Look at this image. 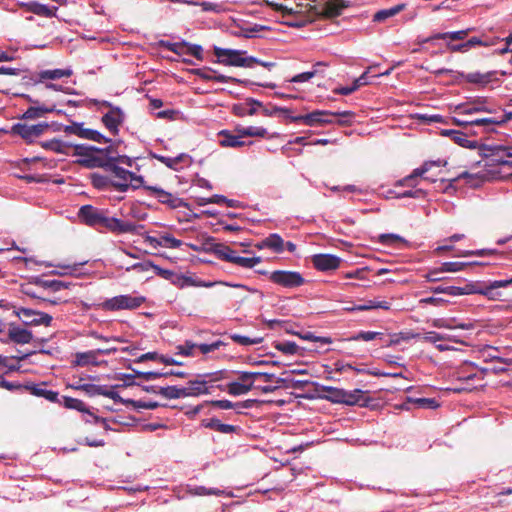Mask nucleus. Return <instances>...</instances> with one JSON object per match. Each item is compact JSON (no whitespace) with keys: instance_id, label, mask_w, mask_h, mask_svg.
<instances>
[{"instance_id":"f257e3e1","label":"nucleus","mask_w":512,"mask_h":512,"mask_svg":"<svg viewBox=\"0 0 512 512\" xmlns=\"http://www.w3.org/2000/svg\"><path fill=\"white\" fill-rule=\"evenodd\" d=\"M481 154L485 158L483 167L476 173L463 172L458 178L467 179L466 183L471 188H478L484 182L499 180L503 176L499 166L512 167V146L510 145H482Z\"/></svg>"},{"instance_id":"f03ea898","label":"nucleus","mask_w":512,"mask_h":512,"mask_svg":"<svg viewBox=\"0 0 512 512\" xmlns=\"http://www.w3.org/2000/svg\"><path fill=\"white\" fill-rule=\"evenodd\" d=\"M309 20L313 21L317 17L334 18L341 14L346 7L343 0H310Z\"/></svg>"},{"instance_id":"7ed1b4c3","label":"nucleus","mask_w":512,"mask_h":512,"mask_svg":"<svg viewBox=\"0 0 512 512\" xmlns=\"http://www.w3.org/2000/svg\"><path fill=\"white\" fill-rule=\"evenodd\" d=\"M214 54L217 57V63L225 66L235 67H253L254 62H257V58L249 56L244 57L246 51L226 49L215 46Z\"/></svg>"},{"instance_id":"20e7f679","label":"nucleus","mask_w":512,"mask_h":512,"mask_svg":"<svg viewBox=\"0 0 512 512\" xmlns=\"http://www.w3.org/2000/svg\"><path fill=\"white\" fill-rule=\"evenodd\" d=\"M144 302L143 296L119 295L106 299L100 307L105 311L134 310Z\"/></svg>"},{"instance_id":"39448f33","label":"nucleus","mask_w":512,"mask_h":512,"mask_svg":"<svg viewBox=\"0 0 512 512\" xmlns=\"http://www.w3.org/2000/svg\"><path fill=\"white\" fill-rule=\"evenodd\" d=\"M354 115L351 111H342V112H329V111H323V110H316L311 113H308L306 115H298V116H291L290 121L291 122H302L305 125L308 126H315V125H324V124H330L333 121L329 118H325L327 116H342V117H352Z\"/></svg>"},{"instance_id":"423d86ee","label":"nucleus","mask_w":512,"mask_h":512,"mask_svg":"<svg viewBox=\"0 0 512 512\" xmlns=\"http://www.w3.org/2000/svg\"><path fill=\"white\" fill-rule=\"evenodd\" d=\"M269 279L274 284L288 289L300 287L305 283L304 277L297 271L276 270L270 274Z\"/></svg>"},{"instance_id":"0eeeda50","label":"nucleus","mask_w":512,"mask_h":512,"mask_svg":"<svg viewBox=\"0 0 512 512\" xmlns=\"http://www.w3.org/2000/svg\"><path fill=\"white\" fill-rule=\"evenodd\" d=\"M154 272L157 276L170 281L173 285L183 287L184 285L191 286H203V287H212L215 283H196L191 277H187L184 275H179L173 272L172 270L161 268L160 266L155 264Z\"/></svg>"},{"instance_id":"6e6552de","label":"nucleus","mask_w":512,"mask_h":512,"mask_svg":"<svg viewBox=\"0 0 512 512\" xmlns=\"http://www.w3.org/2000/svg\"><path fill=\"white\" fill-rule=\"evenodd\" d=\"M160 45L163 48H165L179 56L187 54V55L194 56L198 60H203V49L200 45L191 44L186 41L175 42V43H172L169 41H161Z\"/></svg>"},{"instance_id":"1a4fd4ad","label":"nucleus","mask_w":512,"mask_h":512,"mask_svg":"<svg viewBox=\"0 0 512 512\" xmlns=\"http://www.w3.org/2000/svg\"><path fill=\"white\" fill-rule=\"evenodd\" d=\"M49 128L48 123H39L35 125H27L25 123L14 124L11 128V132L15 135H19L26 142L31 143L36 138L41 136Z\"/></svg>"},{"instance_id":"9d476101","label":"nucleus","mask_w":512,"mask_h":512,"mask_svg":"<svg viewBox=\"0 0 512 512\" xmlns=\"http://www.w3.org/2000/svg\"><path fill=\"white\" fill-rule=\"evenodd\" d=\"M15 314L22 319L23 323L27 326L44 325L49 326L52 322V316L45 313L36 311L29 308H18L15 310Z\"/></svg>"},{"instance_id":"9b49d317","label":"nucleus","mask_w":512,"mask_h":512,"mask_svg":"<svg viewBox=\"0 0 512 512\" xmlns=\"http://www.w3.org/2000/svg\"><path fill=\"white\" fill-rule=\"evenodd\" d=\"M112 178V188L118 192H126L130 188L132 172L118 165L108 167L107 171Z\"/></svg>"},{"instance_id":"f8f14e48","label":"nucleus","mask_w":512,"mask_h":512,"mask_svg":"<svg viewBox=\"0 0 512 512\" xmlns=\"http://www.w3.org/2000/svg\"><path fill=\"white\" fill-rule=\"evenodd\" d=\"M78 217L85 225L102 227L106 216L102 210L92 205H84L80 207Z\"/></svg>"},{"instance_id":"ddd939ff","label":"nucleus","mask_w":512,"mask_h":512,"mask_svg":"<svg viewBox=\"0 0 512 512\" xmlns=\"http://www.w3.org/2000/svg\"><path fill=\"white\" fill-rule=\"evenodd\" d=\"M124 119L125 115L120 107H111V109L102 116L101 122L113 136H116L119 133V127L123 124Z\"/></svg>"},{"instance_id":"4468645a","label":"nucleus","mask_w":512,"mask_h":512,"mask_svg":"<svg viewBox=\"0 0 512 512\" xmlns=\"http://www.w3.org/2000/svg\"><path fill=\"white\" fill-rule=\"evenodd\" d=\"M315 269L321 272L334 271L340 267L341 259L332 254H315L311 257Z\"/></svg>"},{"instance_id":"2eb2a0df","label":"nucleus","mask_w":512,"mask_h":512,"mask_svg":"<svg viewBox=\"0 0 512 512\" xmlns=\"http://www.w3.org/2000/svg\"><path fill=\"white\" fill-rule=\"evenodd\" d=\"M144 189L153 194L160 203L165 204L172 209L187 205L181 198H178L172 193L157 186H144Z\"/></svg>"},{"instance_id":"dca6fc26","label":"nucleus","mask_w":512,"mask_h":512,"mask_svg":"<svg viewBox=\"0 0 512 512\" xmlns=\"http://www.w3.org/2000/svg\"><path fill=\"white\" fill-rule=\"evenodd\" d=\"M471 368H472L471 365L465 364V365L461 366L454 373V376L456 377V379L458 381L462 382V384L460 386L451 388L450 390H452L456 393H461L463 391H471L472 390L474 385L470 384V382L476 378L477 374L475 372H468V370Z\"/></svg>"},{"instance_id":"f3484780","label":"nucleus","mask_w":512,"mask_h":512,"mask_svg":"<svg viewBox=\"0 0 512 512\" xmlns=\"http://www.w3.org/2000/svg\"><path fill=\"white\" fill-rule=\"evenodd\" d=\"M102 227L118 234L135 233L137 231V225L135 223L107 216L105 217Z\"/></svg>"},{"instance_id":"a211bd4d","label":"nucleus","mask_w":512,"mask_h":512,"mask_svg":"<svg viewBox=\"0 0 512 512\" xmlns=\"http://www.w3.org/2000/svg\"><path fill=\"white\" fill-rule=\"evenodd\" d=\"M116 351V348L113 349H97L87 352H78L75 354V360L73 361L74 366L84 367L89 364L97 365L98 362L96 357L98 354H109L111 352Z\"/></svg>"},{"instance_id":"6ab92c4d","label":"nucleus","mask_w":512,"mask_h":512,"mask_svg":"<svg viewBox=\"0 0 512 512\" xmlns=\"http://www.w3.org/2000/svg\"><path fill=\"white\" fill-rule=\"evenodd\" d=\"M192 73L206 81H216V82H220V83H228V82L242 83L243 82V81H241L237 78L231 77V76H226V75H222V74L216 75L215 74L216 72L210 68L194 69L192 71Z\"/></svg>"},{"instance_id":"aec40b11","label":"nucleus","mask_w":512,"mask_h":512,"mask_svg":"<svg viewBox=\"0 0 512 512\" xmlns=\"http://www.w3.org/2000/svg\"><path fill=\"white\" fill-rule=\"evenodd\" d=\"M486 103V98L478 97L472 102L459 104L456 106V111L459 114H473L477 112L492 113V109L488 108Z\"/></svg>"},{"instance_id":"412c9836","label":"nucleus","mask_w":512,"mask_h":512,"mask_svg":"<svg viewBox=\"0 0 512 512\" xmlns=\"http://www.w3.org/2000/svg\"><path fill=\"white\" fill-rule=\"evenodd\" d=\"M284 245L285 242L283 238L277 233H272L258 242L255 247L260 250L269 249L274 253L280 254L284 251Z\"/></svg>"},{"instance_id":"4be33fe9","label":"nucleus","mask_w":512,"mask_h":512,"mask_svg":"<svg viewBox=\"0 0 512 512\" xmlns=\"http://www.w3.org/2000/svg\"><path fill=\"white\" fill-rule=\"evenodd\" d=\"M202 425L206 428H209L222 434H239L242 430L239 426L224 424L217 418L204 419L202 420Z\"/></svg>"},{"instance_id":"5701e85b","label":"nucleus","mask_w":512,"mask_h":512,"mask_svg":"<svg viewBox=\"0 0 512 512\" xmlns=\"http://www.w3.org/2000/svg\"><path fill=\"white\" fill-rule=\"evenodd\" d=\"M342 404L346 405H359L361 407H367L370 402V398L365 397V392L361 389H355L353 391H344Z\"/></svg>"},{"instance_id":"b1692460","label":"nucleus","mask_w":512,"mask_h":512,"mask_svg":"<svg viewBox=\"0 0 512 512\" xmlns=\"http://www.w3.org/2000/svg\"><path fill=\"white\" fill-rule=\"evenodd\" d=\"M41 147H43L46 150L53 151L55 153L70 155L73 148V144L59 139H52L41 142Z\"/></svg>"},{"instance_id":"393cba45","label":"nucleus","mask_w":512,"mask_h":512,"mask_svg":"<svg viewBox=\"0 0 512 512\" xmlns=\"http://www.w3.org/2000/svg\"><path fill=\"white\" fill-rule=\"evenodd\" d=\"M219 136V144L222 147H231V148H239L244 146L246 143L241 140L243 138L242 136H239V133L237 135L233 134L229 130H221L218 133Z\"/></svg>"},{"instance_id":"a878e982","label":"nucleus","mask_w":512,"mask_h":512,"mask_svg":"<svg viewBox=\"0 0 512 512\" xmlns=\"http://www.w3.org/2000/svg\"><path fill=\"white\" fill-rule=\"evenodd\" d=\"M109 161L110 159L104 158L101 155H93L89 159H77L75 163L87 169L102 168L107 171Z\"/></svg>"},{"instance_id":"bb28decb","label":"nucleus","mask_w":512,"mask_h":512,"mask_svg":"<svg viewBox=\"0 0 512 512\" xmlns=\"http://www.w3.org/2000/svg\"><path fill=\"white\" fill-rule=\"evenodd\" d=\"M439 166V162L436 161H427L424 162L423 165L419 168H416L413 170V172L405 177L400 183L401 184H408L411 185L412 181L417 177H422L424 180H429L433 182V179H430L429 177H426L425 174L433 167V166Z\"/></svg>"},{"instance_id":"cd10ccee","label":"nucleus","mask_w":512,"mask_h":512,"mask_svg":"<svg viewBox=\"0 0 512 512\" xmlns=\"http://www.w3.org/2000/svg\"><path fill=\"white\" fill-rule=\"evenodd\" d=\"M72 75V70L70 69H53V70H44L37 74L35 78H32L35 83L42 82L44 80H56L63 77H70Z\"/></svg>"},{"instance_id":"c85d7f7f","label":"nucleus","mask_w":512,"mask_h":512,"mask_svg":"<svg viewBox=\"0 0 512 512\" xmlns=\"http://www.w3.org/2000/svg\"><path fill=\"white\" fill-rule=\"evenodd\" d=\"M22 7H24L28 12H31L33 14H36L38 16L51 18L55 16L56 8L53 9L49 8L48 6L38 3V2H31V3H21Z\"/></svg>"},{"instance_id":"c756f323","label":"nucleus","mask_w":512,"mask_h":512,"mask_svg":"<svg viewBox=\"0 0 512 512\" xmlns=\"http://www.w3.org/2000/svg\"><path fill=\"white\" fill-rule=\"evenodd\" d=\"M495 74H496L495 71H489L486 73L471 72L468 74H462V77L468 83L485 86L492 81Z\"/></svg>"},{"instance_id":"7c9ffc66","label":"nucleus","mask_w":512,"mask_h":512,"mask_svg":"<svg viewBox=\"0 0 512 512\" xmlns=\"http://www.w3.org/2000/svg\"><path fill=\"white\" fill-rule=\"evenodd\" d=\"M9 339L17 344H27L32 340V333L20 327H11L8 333Z\"/></svg>"},{"instance_id":"2f4dec72","label":"nucleus","mask_w":512,"mask_h":512,"mask_svg":"<svg viewBox=\"0 0 512 512\" xmlns=\"http://www.w3.org/2000/svg\"><path fill=\"white\" fill-rule=\"evenodd\" d=\"M89 179L91 185L97 190L106 191L112 188V178L110 175L91 173Z\"/></svg>"},{"instance_id":"473e14b6","label":"nucleus","mask_w":512,"mask_h":512,"mask_svg":"<svg viewBox=\"0 0 512 512\" xmlns=\"http://www.w3.org/2000/svg\"><path fill=\"white\" fill-rule=\"evenodd\" d=\"M185 397L198 396L209 392L207 382L205 380H190L188 386L184 387Z\"/></svg>"},{"instance_id":"72a5a7b5","label":"nucleus","mask_w":512,"mask_h":512,"mask_svg":"<svg viewBox=\"0 0 512 512\" xmlns=\"http://www.w3.org/2000/svg\"><path fill=\"white\" fill-rule=\"evenodd\" d=\"M472 31L471 28L465 29V30H459L454 32H444V33H437L431 36L430 38L426 39L425 41L428 42L430 40L434 39H450L452 41H458L463 40L467 37L469 32Z\"/></svg>"},{"instance_id":"f704fd0d","label":"nucleus","mask_w":512,"mask_h":512,"mask_svg":"<svg viewBox=\"0 0 512 512\" xmlns=\"http://www.w3.org/2000/svg\"><path fill=\"white\" fill-rule=\"evenodd\" d=\"M55 111V106H31L29 107L26 112L23 114V118L25 119H36L43 117L47 113H51Z\"/></svg>"},{"instance_id":"c9c22d12","label":"nucleus","mask_w":512,"mask_h":512,"mask_svg":"<svg viewBox=\"0 0 512 512\" xmlns=\"http://www.w3.org/2000/svg\"><path fill=\"white\" fill-rule=\"evenodd\" d=\"M236 132L242 137H261L265 138L268 132L263 127L249 126V127H237Z\"/></svg>"},{"instance_id":"e433bc0d","label":"nucleus","mask_w":512,"mask_h":512,"mask_svg":"<svg viewBox=\"0 0 512 512\" xmlns=\"http://www.w3.org/2000/svg\"><path fill=\"white\" fill-rule=\"evenodd\" d=\"M214 253L219 259L230 263H234L235 258H237L236 251L223 244L216 245Z\"/></svg>"},{"instance_id":"4c0bfd02","label":"nucleus","mask_w":512,"mask_h":512,"mask_svg":"<svg viewBox=\"0 0 512 512\" xmlns=\"http://www.w3.org/2000/svg\"><path fill=\"white\" fill-rule=\"evenodd\" d=\"M452 322H455V320L454 319H451V320L438 319V320L434 321L433 325L438 328H447V329L460 328L463 330H472L474 328V324L471 322L457 323V324H452Z\"/></svg>"},{"instance_id":"58836bf2","label":"nucleus","mask_w":512,"mask_h":512,"mask_svg":"<svg viewBox=\"0 0 512 512\" xmlns=\"http://www.w3.org/2000/svg\"><path fill=\"white\" fill-rule=\"evenodd\" d=\"M321 390L327 393V395H325V398L333 403L342 404V402L344 401V389L332 386H323Z\"/></svg>"},{"instance_id":"ea45409f","label":"nucleus","mask_w":512,"mask_h":512,"mask_svg":"<svg viewBox=\"0 0 512 512\" xmlns=\"http://www.w3.org/2000/svg\"><path fill=\"white\" fill-rule=\"evenodd\" d=\"M81 138L92 140L98 143H111L112 140L110 138L105 137L102 133H100L97 130L85 128L83 126L82 128V135Z\"/></svg>"},{"instance_id":"a19ab883","label":"nucleus","mask_w":512,"mask_h":512,"mask_svg":"<svg viewBox=\"0 0 512 512\" xmlns=\"http://www.w3.org/2000/svg\"><path fill=\"white\" fill-rule=\"evenodd\" d=\"M153 157L155 159H157L159 162H161L162 164H164L166 167L173 169V170H177L178 164L180 162H182L184 159H186L188 156L186 154L182 153L176 157H167V156L156 155V154Z\"/></svg>"},{"instance_id":"79ce46f5","label":"nucleus","mask_w":512,"mask_h":512,"mask_svg":"<svg viewBox=\"0 0 512 512\" xmlns=\"http://www.w3.org/2000/svg\"><path fill=\"white\" fill-rule=\"evenodd\" d=\"M158 394L167 399H179L185 397V390L184 388H178L177 386L160 387Z\"/></svg>"},{"instance_id":"37998d69","label":"nucleus","mask_w":512,"mask_h":512,"mask_svg":"<svg viewBox=\"0 0 512 512\" xmlns=\"http://www.w3.org/2000/svg\"><path fill=\"white\" fill-rule=\"evenodd\" d=\"M404 7H405L404 4H399L394 7L389 8V9L380 10L374 14L373 20L377 21V22L384 21V20L398 14L400 11H402L404 9Z\"/></svg>"},{"instance_id":"c03bdc74","label":"nucleus","mask_w":512,"mask_h":512,"mask_svg":"<svg viewBox=\"0 0 512 512\" xmlns=\"http://www.w3.org/2000/svg\"><path fill=\"white\" fill-rule=\"evenodd\" d=\"M253 389V383L250 382L249 384H244L240 382H231L227 385V391L229 394L238 396L248 393L250 390Z\"/></svg>"},{"instance_id":"a18cd8bd","label":"nucleus","mask_w":512,"mask_h":512,"mask_svg":"<svg viewBox=\"0 0 512 512\" xmlns=\"http://www.w3.org/2000/svg\"><path fill=\"white\" fill-rule=\"evenodd\" d=\"M28 389L31 391V393L35 396H40V397H44L46 398L47 400L51 401V402H55L57 401V398H58V393L55 392V391H51V390H46L44 388H41L40 386L38 385H33L31 387H28Z\"/></svg>"},{"instance_id":"49530a36","label":"nucleus","mask_w":512,"mask_h":512,"mask_svg":"<svg viewBox=\"0 0 512 512\" xmlns=\"http://www.w3.org/2000/svg\"><path fill=\"white\" fill-rule=\"evenodd\" d=\"M274 347L286 355H294L299 353V346L295 342L291 341L276 342Z\"/></svg>"},{"instance_id":"de8ad7c7","label":"nucleus","mask_w":512,"mask_h":512,"mask_svg":"<svg viewBox=\"0 0 512 512\" xmlns=\"http://www.w3.org/2000/svg\"><path fill=\"white\" fill-rule=\"evenodd\" d=\"M453 137L452 140L458 145L466 148H475L477 142L471 141L467 138V135L461 131L452 132Z\"/></svg>"},{"instance_id":"09e8293b","label":"nucleus","mask_w":512,"mask_h":512,"mask_svg":"<svg viewBox=\"0 0 512 512\" xmlns=\"http://www.w3.org/2000/svg\"><path fill=\"white\" fill-rule=\"evenodd\" d=\"M230 338L237 344H240L242 346H249V345H255L259 344L263 341L262 337H255L250 338L247 336H242L240 334H231Z\"/></svg>"},{"instance_id":"8fccbe9b","label":"nucleus","mask_w":512,"mask_h":512,"mask_svg":"<svg viewBox=\"0 0 512 512\" xmlns=\"http://www.w3.org/2000/svg\"><path fill=\"white\" fill-rule=\"evenodd\" d=\"M64 406L69 409H74L80 412H88L85 403L77 398L64 397Z\"/></svg>"},{"instance_id":"3c124183","label":"nucleus","mask_w":512,"mask_h":512,"mask_svg":"<svg viewBox=\"0 0 512 512\" xmlns=\"http://www.w3.org/2000/svg\"><path fill=\"white\" fill-rule=\"evenodd\" d=\"M261 261L262 259L259 256L251 258L237 256L233 264H236L243 268H253L257 264L261 263Z\"/></svg>"},{"instance_id":"603ef678","label":"nucleus","mask_w":512,"mask_h":512,"mask_svg":"<svg viewBox=\"0 0 512 512\" xmlns=\"http://www.w3.org/2000/svg\"><path fill=\"white\" fill-rule=\"evenodd\" d=\"M104 385H96L85 383L84 386H78L79 391L84 392L89 397H94L98 395H102Z\"/></svg>"},{"instance_id":"864d4df0","label":"nucleus","mask_w":512,"mask_h":512,"mask_svg":"<svg viewBox=\"0 0 512 512\" xmlns=\"http://www.w3.org/2000/svg\"><path fill=\"white\" fill-rule=\"evenodd\" d=\"M431 292L436 293V294L443 293V294H448L451 296L462 295L461 287H457V286H437V287L431 288Z\"/></svg>"},{"instance_id":"5fc2aeb1","label":"nucleus","mask_w":512,"mask_h":512,"mask_svg":"<svg viewBox=\"0 0 512 512\" xmlns=\"http://www.w3.org/2000/svg\"><path fill=\"white\" fill-rule=\"evenodd\" d=\"M161 247L167 248H179L182 245V241L173 237L171 234L160 235Z\"/></svg>"},{"instance_id":"6e6d98bb","label":"nucleus","mask_w":512,"mask_h":512,"mask_svg":"<svg viewBox=\"0 0 512 512\" xmlns=\"http://www.w3.org/2000/svg\"><path fill=\"white\" fill-rule=\"evenodd\" d=\"M383 333L381 332H373V331H360L356 335L349 338V340L353 341H372L376 339L377 337H381Z\"/></svg>"},{"instance_id":"4d7b16f0","label":"nucleus","mask_w":512,"mask_h":512,"mask_svg":"<svg viewBox=\"0 0 512 512\" xmlns=\"http://www.w3.org/2000/svg\"><path fill=\"white\" fill-rule=\"evenodd\" d=\"M126 402H127V405H131L136 409L153 410V409H156L159 407V403L155 402V401L145 402V401H141V400L128 399Z\"/></svg>"},{"instance_id":"13d9d810","label":"nucleus","mask_w":512,"mask_h":512,"mask_svg":"<svg viewBox=\"0 0 512 512\" xmlns=\"http://www.w3.org/2000/svg\"><path fill=\"white\" fill-rule=\"evenodd\" d=\"M297 335L303 340L318 342L320 344L332 343V339L330 337L315 336L312 332L297 333Z\"/></svg>"},{"instance_id":"bf43d9fd","label":"nucleus","mask_w":512,"mask_h":512,"mask_svg":"<svg viewBox=\"0 0 512 512\" xmlns=\"http://www.w3.org/2000/svg\"><path fill=\"white\" fill-rule=\"evenodd\" d=\"M468 263L463 262H445L441 265L439 268L440 272H458L463 270L466 266H468Z\"/></svg>"},{"instance_id":"052dcab7","label":"nucleus","mask_w":512,"mask_h":512,"mask_svg":"<svg viewBox=\"0 0 512 512\" xmlns=\"http://www.w3.org/2000/svg\"><path fill=\"white\" fill-rule=\"evenodd\" d=\"M70 155L79 156V159H89L91 156H93L90 152L87 151L85 144H73Z\"/></svg>"},{"instance_id":"680f3d73","label":"nucleus","mask_w":512,"mask_h":512,"mask_svg":"<svg viewBox=\"0 0 512 512\" xmlns=\"http://www.w3.org/2000/svg\"><path fill=\"white\" fill-rule=\"evenodd\" d=\"M154 267H155V264L152 261L148 260V261H144V262L134 263L133 265L127 267L126 271L134 270L137 272H146L150 269L154 270Z\"/></svg>"},{"instance_id":"e2e57ef3","label":"nucleus","mask_w":512,"mask_h":512,"mask_svg":"<svg viewBox=\"0 0 512 512\" xmlns=\"http://www.w3.org/2000/svg\"><path fill=\"white\" fill-rule=\"evenodd\" d=\"M36 287L43 289H50L53 292H57V280H45L41 278H36L33 282Z\"/></svg>"},{"instance_id":"0e129e2a","label":"nucleus","mask_w":512,"mask_h":512,"mask_svg":"<svg viewBox=\"0 0 512 512\" xmlns=\"http://www.w3.org/2000/svg\"><path fill=\"white\" fill-rule=\"evenodd\" d=\"M197 348V344L193 343L192 341H185L183 345L177 346L178 354H181L183 356H192L194 355L193 350Z\"/></svg>"},{"instance_id":"69168bd1","label":"nucleus","mask_w":512,"mask_h":512,"mask_svg":"<svg viewBox=\"0 0 512 512\" xmlns=\"http://www.w3.org/2000/svg\"><path fill=\"white\" fill-rule=\"evenodd\" d=\"M83 124L84 123L72 122L70 125L64 126L63 131L66 134L76 135L81 138Z\"/></svg>"},{"instance_id":"338daca9","label":"nucleus","mask_w":512,"mask_h":512,"mask_svg":"<svg viewBox=\"0 0 512 512\" xmlns=\"http://www.w3.org/2000/svg\"><path fill=\"white\" fill-rule=\"evenodd\" d=\"M109 159H110L109 167H112L113 165L119 166L120 164L132 166V164H133V160L126 155H115L114 158H109Z\"/></svg>"},{"instance_id":"774afa93","label":"nucleus","mask_w":512,"mask_h":512,"mask_svg":"<svg viewBox=\"0 0 512 512\" xmlns=\"http://www.w3.org/2000/svg\"><path fill=\"white\" fill-rule=\"evenodd\" d=\"M496 287H492V282L488 285L484 286L482 291V295L486 296L490 300H498L500 299L501 293L496 291Z\"/></svg>"}]
</instances>
